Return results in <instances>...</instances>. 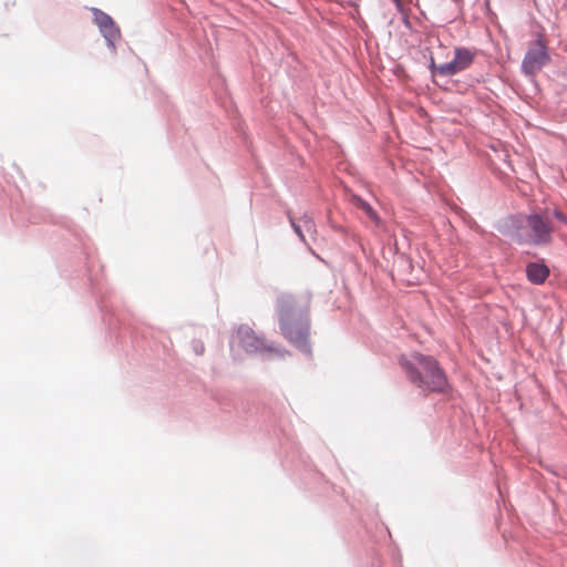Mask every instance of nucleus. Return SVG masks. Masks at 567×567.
Instances as JSON below:
<instances>
[{"instance_id": "obj_1", "label": "nucleus", "mask_w": 567, "mask_h": 567, "mask_svg": "<svg viewBox=\"0 0 567 567\" xmlns=\"http://www.w3.org/2000/svg\"><path fill=\"white\" fill-rule=\"evenodd\" d=\"M401 365L408 379L423 392L446 390V377L433 357L413 353L410 358H402Z\"/></svg>"}, {"instance_id": "obj_2", "label": "nucleus", "mask_w": 567, "mask_h": 567, "mask_svg": "<svg viewBox=\"0 0 567 567\" xmlns=\"http://www.w3.org/2000/svg\"><path fill=\"white\" fill-rule=\"evenodd\" d=\"M280 330L284 337L301 351H309V322L307 307H298L291 297H281L278 301Z\"/></svg>"}, {"instance_id": "obj_3", "label": "nucleus", "mask_w": 567, "mask_h": 567, "mask_svg": "<svg viewBox=\"0 0 567 567\" xmlns=\"http://www.w3.org/2000/svg\"><path fill=\"white\" fill-rule=\"evenodd\" d=\"M529 233L526 237L518 235V243H529L536 246L547 245L551 241V233L555 229L550 217L547 214H534L526 219Z\"/></svg>"}, {"instance_id": "obj_4", "label": "nucleus", "mask_w": 567, "mask_h": 567, "mask_svg": "<svg viewBox=\"0 0 567 567\" xmlns=\"http://www.w3.org/2000/svg\"><path fill=\"white\" fill-rule=\"evenodd\" d=\"M475 56V51L464 47H457L454 50V59L451 62L435 65L432 61L431 66L432 70L440 75L452 76L468 69L473 64Z\"/></svg>"}, {"instance_id": "obj_5", "label": "nucleus", "mask_w": 567, "mask_h": 567, "mask_svg": "<svg viewBox=\"0 0 567 567\" xmlns=\"http://www.w3.org/2000/svg\"><path fill=\"white\" fill-rule=\"evenodd\" d=\"M240 346L250 353H268L269 355L284 357L285 351L267 344L265 339L258 337L248 326H240L237 330Z\"/></svg>"}, {"instance_id": "obj_6", "label": "nucleus", "mask_w": 567, "mask_h": 567, "mask_svg": "<svg viewBox=\"0 0 567 567\" xmlns=\"http://www.w3.org/2000/svg\"><path fill=\"white\" fill-rule=\"evenodd\" d=\"M549 61L547 45L542 38L533 42L523 60V69L526 73L538 72Z\"/></svg>"}, {"instance_id": "obj_7", "label": "nucleus", "mask_w": 567, "mask_h": 567, "mask_svg": "<svg viewBox=\"0 0 567 567\" xmlns=\"http://www.w3.org/2000/svg\"><path fill=\"white\" fill-rule=\"evenodd\" d=\"M94 20L106 41L114 48V42L120 38L121 33L112 18L100 10H95Z\"/></svg>"}, {"instance_id": "obj_8", "label": "nucleus", "mask_w": 567, "mask_h": 567, "mask_svg": "<svg viewBox=\"0 0 567 567\" xmlns=\"http://www.w3.org/2000/svg\"><path fill=\"white\" fill-rule=\"evenodd\" d=\"M549 268L545 264L529 262L526 266L527 279L534 285H542L549 277Z\"/></svg>"}, {"instance_id": "obj_9", "label": "nucleus", "mask_w": 567, "mask_h": 567, "mask_svg": "<svg viewBox=\"0 0 567 567\" xmlns=\"http://www.w3.org/2000/svg\"><path fill=\"white\" fill-rule=\"evenodd\" d=\"M353 204L359 209L363 210L365 215L377 225L380 226L382 224V220L380 216L377 214V212L362 198L360 197H353Z\"/></svg>"}, {"instance_id": "obj_10", "label": "nucleus", "mask_w": 567, "mask_h": 567, "mask_svg": "<svg viewBox=\"0 0 567 567\" xmlns=\"http://www.w3.org/2000/svg\"><path fill=\"white\" fill-rule=\"evenodd\" d=\"M292 224V227L296 231V234L301 238L303 239V235H302V231H301V227L299 225H297L295 221H291Z\"/></svg>"}, {"instance_id": "obj_11", "label": "nucleus", "mask_w": 567, "mask_h": 567, "mask_svg": "<svg viewBox=\"0 0 567 567\" xmlns=\"http://www.w3.org/2000/svg\"><path fill=\"white\" fill-rule=\"evenodd\" d=\"M554 216H555L558 220H560V221H563V223H565V221H566V217H565V215H564L561 212H559V210H555V212H554Z\"/></svg>"}, {"instance_id": "obj_12", "label": "nucleus", "mask_w": 567, "mask_h": 567, "mask_svg": "<svg viewBox=\"0 0 567 567\" xmlns=\"http://www.w3.org/2000/svg\"><path fill=\"white\" fill-rule=\"evenodd\" d=\"M303 223H305V227L307 228V230H310L313 226L312 221L309 219H306Z\"/></svg>"}, {"instance_id": "obj_13", "label": "nucleus", "mask_w": 567, "mask_h": 567, "mask_svg": "<svg viewBox=\"0 0 567 567\" xmlns=\"http://www.w3.org/2000/svg\"><path fill=\"white\" fill-rule=\"evenodd\" d=\"M396 6H400V0H392Z\"/></svg>"}]
</instances>
